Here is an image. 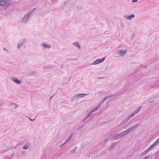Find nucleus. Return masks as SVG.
I'll return each mask as SVG.
<instances>
[{"instance_id":"393cba45","label":"nucleus","mask_w":159,"mask_h":159,"mask_svg":"<svg viewBox=\"0 0 159 159\" xmlns=\"http://www.w3.org/2000/svg\"><path fill=\"white\" fill-rule=\"evenodd\" d=\"M148 152V151L146 150H145L142 153V154H143L144 155H145L147 152Z\"/></svg>"},{"instance_id":"72a5a7b5","label":"nucleus","mask_w":159,"mask_h":159,"mask_svg":"<svg viewBox=\"0 0 159 159\" xmlns=\"http://www.w3.org/2000/svg\"><path fill=\"white\" fill-rule=\"evenodd\" d=\"M127 118L129 120L131 118V117L129 116Z\"/></svg>"},{"instance_id":"bb28decb","label":"nucleus","mask_w":159,"mask_h":159,"mask_svg":"<svg viewBox=\"0 0 159 159\" xmlns=\"http://www.w3.org/2000/svg\"><path fill=\"white\" fill-rule=\"evenodd\" d=\"M155 146L154 145V144H153L152 145H151L149 147V148L151 150H152L154 147Z\"/></svg>"},{"instance_id":"20e7f679","label":"nucleus","mask_w":159,"mask_h":159,"mask_svg":"<svg viewBox=\"0 0 159 159\" xmlns=\"http://www.w3.org/2000/svg\"><path fill=\"white\" fill-rule=\"evenodd\" d=\"M105 57H103L101 59H98L96 60V61H95L92 63V64L93 65L98 64L101 63V62H102L103 61H104V60H105Z\"/></svg>"},{"instance_id":"58836bf2","label":"nucleus","mask_w":159,"mask_h":159,"mask_svg":"<svg viewBox=\"0 0 159 159\" xmlns=\"http://www.w3.org/2000/svg\"><path fill=\"white\" fill-rule=\"evenodd\" d=\"M157 86H159V84H157Z\"/></svg>"},{"instance_id":"2eb2a0df","label":"nucleus","mask_w":159,"mask_h":159,"mask_svg":"<svg viewBox=\"0 0 159 159\" xmlns=\"http://www.w3.org/2000/svg\"><path fill=\"white\" fill-rule=\"evenodd\" d=\"M129 120L128 119V118L127 117L126 118L124 119V120H123L121 122V123L119 125V126H120L122 125H124V124L126 123L127 122H128Z\"/></svg>"},{"instance_id":"f704fd0d","label":"nucleus","mask_w":159,"mask_h":159,"mask_svg":"<svg viewBox=\"0 0 159 159\" xmlns=\"http://www.w3.org/2000/svg\"><path fill=\"white\" fill-rule=\"evenodd\" d=\"M109 139V138H107L106 139H105L104 140V141L105 142H106L107 141L108 139Z\"/></svg>"},{"instance_id":"4c0bfd02","label":"nucleus","mask_w":159,"mask_h":159,"mask_svg":"<svg viewBox=\"0 0 159 159\" xmlns=\"http://www.w3.org/2000/svg\"><path fill=\"white\" fill-rule=\"evenodd\" d=\"M52 97H53V96H52L50 98V100L51 98H52Z\"/></svg>"},{"instance_id":"c85d7f7f","label":"nucleus","mask_w":159,"mask_h":159,"mask_svg":"<svg viewBox=\"0 0 159 159\" xmlns=\"http://www.w3.org/2000/svg\"><path fill=\"white\" fill-rule=\"evenodd\" d=\"M120 25L121 28H123L124 27V24L122 22L120 23Z\"/></svg>"},{"instance_id":"a211bd4d","label":"nucleus","mask_w":159,"mask_h":159,"mask_svg":"<svg viewBox=\"0 0 159 159\" xmlns=\"http://www.w3.org/2000/svg\"><path fill=\"white\" fill-rule=\"evenodd\" d=\"M77 147H76L75 148L73 149H72V150H71L70 152H69V154L70 155H71L73 154H74L76 151V149H77Z\"/></svg>"},{"instance_id":"f8f14e48","label":"nucleus","mask_w":159,"mask_h":159,"mask_svg":"<svg viewBox=\"0 0 159 159\" xmlns=\"http://www.w3.org/2000/svg\"><path fill=\"white\" fill-rule=\"evenodd\" d=\"M116 95V94H115L113 95H110V96H106V97H105L103 98V99L102 100L101 102L102 103H103L105 101V100L106 99H107L108 98H111L115 96Z\"/></svg>"},{"instance_id":"f257e3e1","label":"nucleus","mask_w":159,"mask_h":159,"mask_svg":"<svg viewBox=\"0 0 159 159\" xmlns=\"http://www.w3.org/2000/svg\"><path fill=\"white\" fill-rule=\"evenodd\" d=\"M11 2L10 0H1L0 1V6H5L6 8L10 7Z\"/></svg>"},{"instance_id":"cd10ccee","label":"nucleus","mask_w":159,"mask_h":159,"mask_svg":"<svg viewBox=\"0 0 159 159\" xmlns=\"http://www.w3.org/2000/svg\"><path fill=\"white\" fill-rule=\"evenodd\" d=\"M143 159H150V157L149 156H147L143 157Z\"/></svg>"},{"instance_id":"1a4fd4ad","label":"nucleus","mask_w":159,"mask_h":159,"mask_svg":"<svg viewBox=\"0 0 159 159\" xmlns=\"http://www.w3.org/2000/svg\"><path fill=\"white\" fill-rule=\"evenodd\" d=\"M25 41V39H23L20 40L18 44L17 48H20L23 45Z\"/></svg>"},{"instance_id":"b1692460","label":"nucleus","mask_w":159,"mask_h":159,"mask_svg":"<svg viewBox=\"0 0 159 159\" xmlns=\"http://www.w3.org/2000/svg\"><path fill=\"white\" fill-rule=\"evenodd\" d=\"M159 142V139H158L153 144L155 146Z\"/></svg>"},{"instance_id":"aec40b11","label":"nucleus","mask_w":159,"mask_h":159,"mask_svg":"<svg viewBox=\"0 0 159 159\" xmlns=\"http://www.w3.org/2000/svg\"><path fill=\"white\" fill-rule=\"evenodd\" d=\"M118 139L116 135V134H114L113 136L111 137V140H115L116 139Z\"/></svg>"},{"instance_id":"412c9836","label":"nucleus","mask_w":159,"mask_h":159,"mask_svg":"<svg viewBox=\"0 0 159 159\" xmlns=\"http://www.w3.org/2000/svg\"><path fill=\"white\" fill-rule=\"evenodd\" d=\"M30 144H27L24 145L23 148V149L24 150H25L28 149L29 147L30 146Z\"/></svg>"},{"instance_id":"39448f33","label":"nucleus","mask_w":159,"mask_h":159,"mask_svg":"<svg viewBox=\"0 0 159 159\" xmlns=\"http://www.w3.org/2000/svg\"><path fill=\"white\" fill-rule=\"evenodd\" d=\"M127 51V50H120L119 51H117L116 54L117 55H119L120 56H123L125 54Z\"/></svg>"},{"instance_id":"5701e85b","label":"nucleus","mask_w":159,"mask_h":159,"mask_svg":"<svg viewBox=\"0 0 159 159\" xmlns=\"http://www.w3.org/2000/svg\"><path fill=\"white\" fill-rule=\"evenodd\" d=\"M99 108L97 106H96L94 109H93L91 111L92 112H94L95 111H96Z\"/></svg>"},{"instance_id":"9d476101","label":"nucleus","mask_w":159,"mask_h":159,"mask_svg":"<svg viewBox=\"0 0 159 159\" xmlns=\"http://www.w3.org/2000/svg\"><path fill=\"white\" fill-rule=\"evenodd\" d=\"M88 95V93L87 94L85 93L77 94L74 95V97L75 98H80L85 96L86 95Z\"/></svg>"},{"instance_id":"6ab92c4d","label":"nucleus","mask_w":159,"mask_h":159,"mask_svg":"<svg viewBox=\"0 0 159 159\" xmlns=\"http://www.w3.org/2000/svg\"><path fill=\"white\" fill-rule=\"evenodd\" d=\"M73 45L77 47L78 48H80L81 47L79 45V43L78 42H75L73 43Z\"/></svg>"},{"instance_id":"ea45409f","label":"nucleus","mask_w":159,"mask_h":159,"mask_svg":"<svg viewBox=\"0 0 159 159\" xmlns=\"http://www.w3.org/2000/svg\"><path fill=\"white\" fill-rule=\"evenodd\" d=\"M158 138L159 139V137Z\"/></svg>"},{"instance_id":"e433bc0d","label":"nucleus","mask_w":159,"mask_h":159,"mask_svg":"<svg viewBox=\"0 0 159 159\" xmlns=\"http://www.w3.org/2000/svg\"><path fill=\"white\" fill-rule=\"evenodd\" d=\"M87 119L86 118L85 119H84L83 120V121H84Z\"/></svg>"},{"instance_id":"dca6fc26","label":"nucleus","mask_w":159,"mask_h":159,"mask_svg":"<svg viewBox=\"0 0 159 159\" xmlns=\"http://www.w3.org/2000/svg\"><path fill=\"white\" fill-rule=\"evenodd\" d=\"M117 144V142H114L112 143L111 145L110 148L109 149V150H112L114 148L116 145Z\"/></svg>"},{"instance_id":"9b49d317","label":"nucleus","mask_w":159,"mask_h":159,"mask_svg":"<svg viewBox=\"0 0 159 159\" xmlns=\"http://www.w3.org/2000/svg\"><path fill=\"white\" fill-rule=\"evenodd\" d=\"M11 80L15 83L17 84H20L21 83V81L18 79L17 78L15 77H13L11 78Z\"/></svg>"},{"instance_id":"c756f323","label":"nucleus","mask_w":159,"mask_h":159,"mask_svg":"<svg viewBox=\"0 0 159 159\" xmlns=\"http://www.w3.org/2000/svg\"><path fill=\"white\" fill-rule=\"evenodd\" d=\"M29 119L30 120H31V121H34L35 120V119H31V118H29Z\"/></svg>"},{"instance_id":"0eeeda50","label":"nucleus","mask_w":159,"mask_h":159,"mask_svg":"<svg viewBox=\"0 0 159 159\" xmlns=\"http://www.w3.org/2000/svg\"><path fill=\"white\" fill-rule=\"evenodd\" d=\"M30 16L27 14L25 15L24 17L22 18L21 21L23 23H25L28 20Z\"/></svg>"},{"instance_id":"6e6552de","label":"nucleus","mask_w":159,"mask_h":159,"mask_svg":"<svg viewBox=\"0 0 159 159\" xmlns=\"http://www.w3.org/2000/svg\"><path fill=\"white\" fill-rule=\"evenodd\" d=\"M142 107V106L139 107L136 111H134L131 114L129 115V116H130L131 118L132 117L136 114L139 112Z\"/></svg>"},{"instance_id":"a878e982","label":"nucleus","mask_w":159,"mask_h":159,"mask_svg":"<svg viewBox=\"0 0 159 159\" xmlns=\"http://www.w3.org/2000/svg\"><path fill=\"white\" fill-rule=\"evenodd\" d=\"M103 103L101 102L97 106L99 108Z\"/></svg>"},{"instance_id":"ddd939ff","label":"nucleus","mask_w":159,"mask_h":159,"mask_svg":"<svg viewBox=\"0 0 159 159\" xmlns=\"http://www.w3.org/2000/svg\"><path fill=\"white\" fill-rule=\"evenodd\" d=\"M135 17V16L134 14H132L130 16H125L124 17L125 18L129 20H131L133 18H134Z\"/></svg>"},{"instance_id":"f3484780","label":"nucleus","mask_w":159,"mask_h":159,"mask_svg":"<svg viewBox=\"0 0 159 159\" xmlns=\"http://www.w3.org/2000/svg\"><path fill=\"white\" fill-rule=\"evenodd\" d=\"M36 9V8H34L32 9L30 11H29V12H28V13H27V14L30 16H31V14L33 13V12L35 11V10Z\"/></svg>"},{"instance_id":"f03ea898","label":"nucleus","mask_w":159,"mask_h":159,"mask_svg":"<svg viewBox=\"0 0 159 159\" xmlns=\"http://www.w3.org/2000/svg\"><path fill=\"white\" fill-rule=\"evenodd\" d=\"M139 125V123H136L134 125L130 127L129 128L126 130L128 134H129L131 131L133 130L134 129H135Z\"/></svg>"},{"instance_id":"4468645a","label":"nucleus","mask_w":159,"mask_h":159,"mask_svg":"<svg viewBox=\"0 0 159 159\" xmlns=\"http://www.w3.org/2000/svg\"><path fill=\"white\" fill-rule=\"evenodd\" d=\"M41 45L44 48L48 49H49L51 47V45L47 44L44 43H42Z\"/></svg>"},{"instance_id":"423d86ee","label":"nucleus","mask_w":159,"mask_h":159,"mask_svg":"<svg viewBox=\"0 0 159 159\" xmlns=\"http://www.w3.org/2000/svg\"><path fill=\"white\" fill-rule=\"evenodd\" d=\"M72 135H70L68 138L65 141V142L61 144L59 146L60 148H61L65 144H66V143H67L69 141H70V140L72 138Z\"/></svg>"},{"instance_id":"7ed1b4c3","label":"nucleus","mask_w":159,"mask_h":159,"mask_svg":"<svg viewBox=\"0 0 159 159\" xmlns=\"http://www.w3.org/2000/svg\"><path fill=\"white\" fill-rule=\"evenodd\" d=\"M127 134H127L126 130H125L120 133L116 134V135L118 139H120Z\"/></svg>"},{"instance_id":"473e14b6","label":"nucleus","mask_w":159,"mask_h":159,"mask_svg":"<svg viewBox=\"0 0 159 159\" xmlns=\"http://www.w3.org/2000/svg\"><path fill=\"white\" fill-rule=\"evenodd\" d=\"M3 50L4 51H7V49H6V48H3Z\"/></svg>"},{"instance_id":"7c9ffc66","label":"nucleus","mask_w":159,"mask_h":159,"mask_svg":"<svg viewBox=\"0 0 159 159\" xmlns=\"http://www.w3.org/2000/svg\"><path fill=\"white\" fill-rule=\"evenodd\" d=\"M137 1V0H133L132 1V2L133 3H134L135 2H136Z\"/></svg>"},{"instance_id":"4be33fe9","label":"nucleus","mask_w":159,"mask_h":159,"mask_svg":"<svg viewBox=\"0 0 159 159\" xmlns=\"http://www.w3.org/2000/svg\"><path fill=\"white\" fill-rule=\"evenodd\" d=\"M92 113L93 112L91 111H90L89 113L87 115L86 119H87L88 118H89L91 116Z\"/></svg>"},{"instance_id":"c9c22d12","label":"nucleus","mask_w":159,"mask_h":159,"mask_svg":"<svg viewBox=\"0 0 159 159\" xmlns=\"http://www.w3.org/2000/svg\"><path fill=\"white\" fill-rule=\"evenodd\" d=\"M142 155H144L143 154H142V153H141V154H140L139 155V157H140V156H142Z\"/></svg>"},{"instance_id":"2f4dec72","label":"nucleus","mask_w":159,"mask_h":159,"mask_svg":"<svg viewBox=\"0 0 159 159\" xmlns=\"http://www.w3.org/2000/svg\"><path fill=\"white\" fill-rule=\"evenodd\" d=\"M146 150L148 151V152L149 151H150L151 150V149H150L149 147Z\"/></svg>"}]
</instances>
